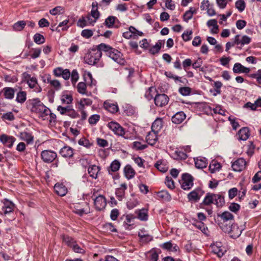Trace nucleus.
<instances>
[{
  "instance_id": "412c9836",
  "label": "nucleus",
  "mask_w": 261,
  "mask_h": 261,
  "mask_svg": "<svg viewBox=\"0 0 261 261\" xmlns=\"http://www.w3.org/2000/svg\"><path fill=\"white\" fill-rule=\"evenodd\" d=\"M97 6L98 4L97 2H93L92 4V9L90 13H89L96 21H97L100 16Z\"/></svg>"
},
{
  "instance_id": "a18cd8bd",
  "label": "nucleus",
  "mask_w": 261,
  "mask_h": 261,
  "mask_svg": "<svg viewBox=\"0 0 261 261\" xmlns=\"http://www.w3.org/2000/svg\"><path fill=\"white\" fill-rule=\"evenodd\" d=\"M27 99V93L24 91H19L16 96V100L19 103H23Z\"/></svg>"
},
{
  "instance_id": "f704fd0d",
  "label": "nucleus",
  "mask_w": 261,
  "mask_h": 261,
  "mask_svg": "<svg viewBox=\"0 0 261 261\" xmlns=\"http://www.w3.org/2000/svg\"><path fill=\"white\" fill-rule=\"evenodd\" d=\"M221 168V164L216 161H212L209 166V170L212 173L219 171Z\"/></svg>"
},
{
  "instance_id": "603ef678",
  "label": "nucleus",
  "mask_w": 261,
  "mask_h": 261,
  "mask_svg": "<svg viewBox=\"0 0 261 261\" xmlns=\"http://www.w3.org/2000/svg\"><path fill=\"white\" fill-rule=\"evenodd\" d=\"M31 103L32 105L31 110L32 112L35 111V109H37L40 105L43 104L42 102L38 98L33 99L31 100Z\"/></svg>"
},
{
  "instance_id": "3c124183",
  "label": "nucleus",
  "mask_w": 261,
  "mask_h": 261,
  "mask_svg": "<svg viewBox=\"0 0 261 261\" xmlns=\"http://www.w3.org/2000/svg\"><path fill=\"white\" fill-rule=\"evenodd\" d=\"M72 107L71 105H68L66 107H63L59 106L57 108V110L62 114V115H66L69 112L70 109Z\"/></svg>"
},
{
  "instance_id": "0e129e2a",
  "label": "nucleus",
  "mask_w": 261,
  "mask_h": 261,
  "mask_svg": "<svg viewBox=\"0 0 261 261\" xmlns=\"http://www.w3.org/2000/svg\"><path fill=\"white\" fill-rule=\"evenodd\" d=\"M71 80L73 85H74L79 79V73L76 70H72L71 74Z\"/></svg>"
},
{
  "instance_id": "5701e85b",
  "label": "nucleus",
  "mask_w": 261,
  "mask_h": 261,
  "mask_svg": "<svg viewBox=\"0 0 261 261\" xmlns=\"http://www.w3.org/2000/svg\"><path fill=\"white\" fill-rule=\"evenodd\" d=\"M137 218L141 221H147L148 220V210L145 208L138 210L136 211Z\"/></svg>"
},
{
  "instance_id": "6ab92c4d",
  "label": "nucleus",
  "mask_w": 261,
  "mask_h": 261,
  "mask_svg": "<svg viewBox=\"0 0 261 261\" xmlns=\"http://www.w3.org/2000/svg\"><path fill=\"white\" fill-rule=\"evenodd\" d=\"M186 117L183 112H178L172 117V121L175 124H180L185 119Z\"/></svg>"
},
{
  "instance_id": "e433bc0d",
  "label": "nucleus",
  "mask_w": 261,
  "mask_h": 261,
  "mask_svg": "<svg viewBox=\"0 0 261 261\" xmlns=\"http://www.w3.org/2000/svg\"><path fill=\"white\" fill-rule=\"evenodd\" d=\"M196 13V9L195 8L190 7L189 10L187 11L183 16L184 21L188 22L192 18L193 14Z\"/></svg>"
},
{
  "instance_id": "72a5a7b5",
  "label": "nucleus",
  "mask_w": 261,
  "mask_h": 261,
  "mask_svg": "<svg viewBox=\"0 0 261 261\" xmlns=\"http://www.w3.org/2000/svg\"><path fill=\"white\" fill-rule=\"evenodd\" d=\"M19 136L21 140L26 141L28 144L31 143L33 141V137L32 135L27 132H21Z\"/></svg>"
},
{
  "instance_id": "7ed1b4c3",
  "label": "nucleus",
  "mask_w": 261,
  "mask_h": 261,
  "mask_svg": "<svg viewBox=\"0 0 261 261\" xmlns=\"http://www.w3.org/2000/svg\"><path fill=\"white\" fill-rule=\"evenodd\" d=\"M108 128L111 129L115 135L124 137L125 132L124 129L117 122L111 121L107 124Z\"/></svg>"
},
{
  "instance_id": "774afa93",
  "label": "nucleus",
  "mask_w": 261,
  "mask_h": 261,
  "mask_svg": "<svg viewBox=\"0 0 261 261\" xmlns=\"http://www.w3.org/2000/svg\"><path fill=\"white\" fill-rule=\"evenodd\" d=\"M100 116L97 114L91 116L88 120L89 123L91 124H95L99 120Z\"/></svg>"
},
{
  "instance_id": "b1692460",
  "label": "nucleus",
  "mask_w": 261,
  "mask_h": 261,
  "mask_svg": "<svg viewBox=\"0 0 261 261\" xmlns=\"http://www.w3.org/2000/svg\"><path fill=\"white\" fill-rule=\"evenodd\" d=\"M105 108L111 113H115L118 112L119 109L116 103H113L110 102H105Z\"/></svg>"
},
{
  "instance_id": "dca6fc26",
  "label": "nucleus",
  "mask_w": 261,
  "mask_h": 261,
  "mask_svg": "<svg viewBox=\"0 0 261 261\" xmlns=\"http://www.w3.org/2000/svg\"><path fill=\"white\" fill-rule=\"evenodd\" d=\"M158 133L152 130L148 133L146 137V140L147 143L150 145L155 144L158 141Z\"/></svg>"
},
{
  "instance_id": "a19ab883",
  "label": "nucleus",
  "mask_w": 261,
  "mask_h": 261,
  "mask_svg": "<svg viewBox=\"0 0 261 261\" xmlns=\"http://www.w3.org/2000/svg\"><path fill=\"white\" fill-rule=\"evenodd\" d=\"M214 204L217 206H222L224 203V197L219 194H215Z\"/></svg>"
},
{
  "instance_id": "4468645a",
  "label": "nucleus",
  "mask_w": 261,
  "mask_h": 261,
  "mask_svg": "<svg viewBox=\"0 0 261 261\" xmlns=\"http://www.w3.org/2000/svg\"><path fill=\"white\" fill-rule=\"evenodd\" d=\"M61 100L63 104L70 105L72 102L73 97L72 94L69 91H64L61 96Z\"/></svg>"
},
{
  "instance_id": "cd10ccee",
  "label": "nucleus",
  "mask_w": 261,
  "mask_h": 261,
  "mask_svg": "<svg viewBox=\"0 0 261 261\" xmlns=\"http://www.w3.org/2000/svg\"><path fill=\"white\" fill-rule=\"evenodd\" d=\"M127 188L126 184H123L121 185V187L117 188L116 190L115 193L117 197L119 200H121L123 198L125 194V191Z\"/></svg>"
},
{
  "instance_id": "c756f323",
  "label": "nucleus",
  "mask_w": 261,
  "mask_h": 261,
  "mask_svg": "<svg viewBox=\"0 0 261 261\" xmlns=\"http://www.w3.org/2000/svg\"><path fill=\"white\" fill-rule=\"evenodd\" d=\"M155 167L162 172H166L169 168L166 162L164 161H158L155 164Z\"/></svg>"
},
{
  "instance_id": "864d4df0",
  "label": "nucleus",
  "mask_w": 261,
  "mask_h": 261,
  "mask_svg": "<svg viewBox=\"0 0 261 261\" xmlns=\"http://www.w3.org/2000/svg\"><path fill=\"white\" fill-rule=\"evenodd\" d=\"M132 147L136 150H142L145 149L147 145L144 143L142 144L141 142L135 141L133 143Z\"/></svg>"
},
{
  "instance_id": "20e7f679",
  "label": "nucleus",
  "mask_w": 261,
  "mask_h": 261,
  "mask_svg": "<svg viewBox=\"0 0 261 261\" xmlns=\"http://www.w3.org/2000/svg\"><path fill=\"white\" fill-rule=\"evenodd\" d=\"M181 188L185 190L190 189L193 185L192 177L188 173L183 174L180 181Z\"/></svg>"
},
{
  "instance_id": "5fc2aeb1",
  "label": "nucleus",
  "mask_w": 261,
  "mask_h": 261,
  "mask_svg": "<svg viewBox=\"0 0 261 261\" xmlns=\"http://www.w3.org/2000/svg\"><path fill=\"white\" fill-rule=\"evenodd\" d=\"M236 8L240 11L243 12L245 8V3L243 0H238L235 3Z\"/></svg>"
},
{
  "instance_id": "58836bf2",
  "label": "nucleus",
  "mask_w": 261,
  "mask_h": 261,
  "mask_svg": "<svg viewBox=\"0 0 261 261\" xmlns=\"http://www.w3.org/2000/svg\"><path fill=\"white\" fill-rule=\"evenodd\" d=\"M3 91L6 98L11 99L14 97L15 93L14 89L10 87H6L3 89Z\"/></svg>"
},
{
  "instance_id": "423d86ee",
  "label": "nucleus",
  "mask_w": 261,
  "mask_h": 261,
  "mask_svg": "<svg viewBox=\"0 0 261 261\" xmlns=\"http://www.w3.org/2000/svg\"><path fill=\"white\" fill-rule=\"evenodd\" d=\"M223 229L225 232L230 233L231 237L233 238L239 237L242 232V230L239 229L236 224H232L228 227H223Z\"/></svg>"
},
{
  "instance_id": "aec40b11",
  "label": "nucleus",
  "mask_w": 261,
  "mask_h": 261,
  "mask_svg": "<svg viewBox=\"0 0 261 261\" xmlns=\"http://www.w3.org/2000/svg\"><path fill=\"white\" fill-rule=\"evenodd\" d=\"M195 167L197 168H205L207 165V161L205 158L199 157L194 159Z\"/></svg>"
},
{
  "instance_id": "7c9ffc66",
  "label": "nucleus",
  "mask_w": 261,
  "mask_h": 261,
  "mask_svg": "<svg viewBox=\"0 0 261 261\" xmlns=\"http://www.w3.org/2000/svg\"><path fill=\"white\" fill-rule=\"evenodd\" d=\"M162 127V120L161 119H156L152 123L151 130L159 133Z\"/></svg>"
},
{
  "instance_id": "c03bdc74",
  "label": "nucleus",
  "mask_w": 261,
  "mask_h": 261,
  "mask_svg": "<svg viewBox=\"0 0 261 261\" xmlns=\"http://www.w3.org/2000/svg\"><path fill=\"white\" fill-rule=\"evenodd\" d=\"M120 163L118 160H115L113 161L110 165L109 167L110 170H109V172L110 171L112 172H116L119 170L120 167Z\"/></svg>"
},
{
  "instance_id": "2f4dec72",
  "label": "nucleus",
  "mask_w": 261,
  "mask_h": 261,
  "mask_svg": "<svg viewBox=\"0 0 261 261\" xmlns=\"http://www.w3.org/2000/svg\"><path fill=\"white\" fill-rule=\"evenodd\" d=\"M249 130L247 127L241 129L238 133V139L240 140L245 141L249 137Z\"/></svg>"
},
{
  "instance_id": "8fccbe9b",
  "label": "nucleus",
  "mask_w": 261,
  "mask_h": 261,
  "mask_svg": "<svg viewBox=\"0 0 261 261\" xmlns=\"http://www.w3.org/2000/svg\"><path fill=\"white\" fill-rule=\"evenodd\" d=\"M214 194L208 193L203 200V203L205 205L214 204Z\"/></svg>"
},
{
  "instance_id": "6e6d98bb",
  "label": "nucleus",
  "mask_w": 261,
  "mask_h": 261,
  "mask_svg": "<svg viewBox=\"0 0 261 261\" xmlns=\"http://www.w3.org/2000/svg\"><path fill=\"white\" fill-rule=\"evenodd\" d=\"M221 218L224 221V222L231 220L233 218V216L231 213L229 212H225L221 215Z\"/></svg>"
},
{
  "instance_id": "e2e57ef3",
  "label": "nucleus",
  "mask_w": 261,
  "mask_h": 261,
  "mask_svg": "<svg viewBox=\"0 0 261 261\" xmlns=\"http://www.w3.org/2000/svg\"><path fill=\"white\" fill-rule=\"evenodd\" d=\"M178 92L183 96H188L191 93V90L189 87H183L179 88Z\"/></svg>"
},
{
  "instance_id": "c9c22d12",
  "label": "nucleus",
  "mask_w": 261,
  "mask_h": 261,
  "mask_svg": "<svg viewBox=\"0 0 261 261\" xmlns=\"http://www.w3.org/2000/svg\"><path fill=\"white\" fill-rule=\"evenodd\" d=\"M47 83L49 84L50 85L55 89V90L58 91L61 89L62 85L60 82L57 80H51L50 78L47 79Z\"/></svg>"
},
{
  "instance_id": "f257e3e1",
  "label": "nucleus",
  "mask_w": 261,
  "mask_h": 261,
  "mask_svg": "<svg viewBox=\"0 0 261 261\" xmlns=\"http://www.w3.org/2000/svg\"><path fill=\"white\" fill-rule=\"evenodd\" d=\"M109 45L101 43L95 47L92 48L85 56L84 59L86 63L93 65L97 63L102 56V51L107 50Z\"/></svg>"
},
{
  "instance_id": "338daca9",
  "label": "nucleus",
  "mask_w": 261,
  "mask_h": 261,
  "mask_svg": "<svg viewBox=\"0 0 261 261\" xmlns=\"http://www.w3.org/2000/svg\"><path fill=\"white\" fill-rule=\"evenodd\" d=\"M134 219V217L132 215H127L126 216L125 220L124 222L126 228H128L131 225V223L133 221Z\"/></svg>"
},
{
  "instance_id": "bf43d9fd",
  "label": "nucleus",
  "mask_w": 261,
  "mask_h": 261,
  "mask_svg": "<svg viewBox=\"0 0 261 261\" xmlns=\"http://www.w3.org/2000/svg\"><path fill=\"white\" fill-rule=\"evenodd\" d=\"M68 22H69V20H67V19L63 21L62 22H60L57 28V30H58V31H60V30L59 29L60 28H62V31L67 30L69 27V26L68 25Z\"/></svg>"
},
{
  "instance_id": "ddd939ff",
  "label": "nucleus",
  "mask_w": 261,
  "mask_h": 261,
  "mask_svg": "<svg viewBox=\"0 0 261 261\" xmlns=\"http://www.w3.org/2000/svg\"><path fill=\"white\" fill-rule=\"evenodd\" d=\"M14 208V204L12 202L6 199L4 200L2 211L4 214L6 215L12 212Z\"/></svg>"
},
{
  "instance_id": "a878e982",
  "label": "nucleus",
  "mask_w": 261,
  "mask_h": 261,
  "mask_svg": "<svg viewBox=\"0 0 261 261\" xmlns=\"http://www.w3.org/2000/svg\"><path fill=\"white\" fill-rule=\"evenodd\" d=\"M207 25L208 27H212L211 32L212 34H217L218 33L219 26L217 24V21L216 19H211L207 22Z\"/></svg>"
},
{
  "instance_id": "09e8293b",
  "label": "nucleus",
  "mask_w": 261,
  "mask_h": 261,
  "mask_svg": "<svg viewBox=\"0 0 261 261\" xmlns=\"http://www.w3.org/2000/svg\"><path fill=\"white\" fill-rule=\"evenodd\" d=\"M64 12V9L61 6H57L49 11V13L53 15H59L63 13Z\"/></svg>"
},
{
  "instance_id": "f8f14e48",
  "label": "nucleus",
  "mask_w": 261,
  "mask_h": 261,
  "mask_svg": "<svg viewBox=\"0 0 261 261\" xmlns=\"http://www.w3.org/2000/svg\"><path fill=\"white\" fill-rule=\"evenodd\" d=\"M233 72L234 73L240 74V73H248L250 70L249 68L246 67L242 65L240 63H236L234 64L233 68Z\"/></svg>"
},
{
  "instance_id": "4d7b16f0",
  "label": "nucleus",
  "mask_w": 261,
  "mask_h": 261,
  "mask_svg": "<svg viewBox=\"0 0 261 261\" xmlns=\"http://www.w3.org/2000/svg\"><path fill=\"white\" fill-rule=\"evenodd\" d=\"M34 40L36 43L41 44L44 42L45 39L42 35L40 34H36L34 36Z\"/></svg>"
},
{
  "instance_id": "473e14b6",
  "label": "nucleus",
  "mask_w": 261,
  "mask_h": 261,
  "mask_svg": "<svg viewBox=\"0 0 261 261\" xmlns=\"http://www.w3.org/2000/svg\"><path fill=\"white\" fill-rule=\"evenodd\" d=\"M157 198L164 201H169L171 199V197L167 191H161L156 193Z\"/></svg>"
},
{
  "instance_id": "79ce46f5",
  "label": "nucleus",
  "mask_w": 261,
  "mask_h": 261,
  "mask_svg": "<svg viewBox=\"0 0 261 261\" xmlns=\"http://www.w3.org/2000/svg\"><path fill=\"white\" fill-rule=\"evenodd\" d=\"M173 157L176 160H185L187 158V155L186 153L182 150H177L175 151Z\"/></svg>"
},
{
  "instance_id": "1a4fd4ad",
  "label": "nucleus",
  "mask_w": 261,
  "mask_h": 261,
  "mask_svg": "<svg viewBox=\"0 0 261 261\" xmlns=\"http://www.w3.org/2000/svg\"><path fill=\"white\" fill-rule=\"evenodd\" d=\"M94 203L95 208L99 211L103 210L107 204L106 199L102 195H99L94 199Z\"/></svg>"
},
{
  "instance_id": "2eb2a0df",
  "label": "nucleus",
  "mask_w": 261,
  "mask_h": 261,
  "mask_svg": "<svg viewBox=\"0 0 261 261\" xmlns=\"http://www.w3.org/2000/svg\"><path fill=\"white\" fill-rule=\"evenodd\" d=\"M202 193L200 189H196L191 192L188 195V198L189 201H197L201 197Z\"/></svg>"
},
{
  "instance_id": "bb28decb",
  "label": "nucleus",
  "mask_w": 261,
  "mask_h": 261,
  "mask_svg": "<svg viewBox=\"0 0 261 261\" xmlns=\"http://www.w3.org/2000/svg\"><path fill=\"white\" fill-rule=\"evenodd\" d=\"M99 168L96 165H91L88 169V173L93 178L96 179L99 171Z\"/></svg>"
},
{
  "instance_id": "393cba45",
  "label": "nucleus",
  "mask_w": 261,
  "mask_h": 261,
  "mask_svg": "<svg viewBox=\"0 0 261 261\" xmlns=\"http://www.w3.org/2000/svg\"><path fill=\"white\" fill-rule=\"evenodd\" d=\"M124 173L126 178H133L135 175V171L131 166L127 165L124 168Z\"/></svg>"
},
{
  "instance_id": "49530a36",
  "label": "nucleus",
  "mask_w": 261,
  "mask_h": 261,
  "mask_svg": "<svg viewBox=\"0 0 261 261\" xmlns=\"http://www.w3.org/2000/svg\"><path fill=\"white\" fill-rule=\"evenodd\" d=\"M87 22V19L85 16H82L77 21V25L79 27L83 28L85 27L90 25Z\"/></svg>"
},
{
  "instance_id": "a211bd4d",
  "label": "nucleus",
  "mask_w": 261,
  "mask_h": 261,
  "mask_svg": "<svg viewBox=\"0 0 261 261\" xmlns=\"http://www.w3.org/2000/svg\"><path fill=\"white\" fill-rule=\"evenodd\" d=\"M56 193L60 196H65L67 193V189L62 183H57L54 186Z\"/></svg>"
},
{
  "instance_id": "f03ea898",
  "label": "nucleus",
  "mask_w": 261,
  "mask_h": 261,
  "mask_svg": "<svg viewBox=\"0 0 261 261\" xmlns=\"http://www.w3.org/2000/svg\"><path fill=\"white\" fill-rule=\"evenodd\" d=\"M107 53V55L113 61L120 65H123L125 64V60L123 57V55L118 50L112 48L109 46V48L107 50H103Z\"/></svg>"
},
{
  "instance_id": "de8ad7c7",
  "label": "nucleus",
  "mask_w": 261,
  "mask_h": 261,
  "mask_svg": "<svg viewBox=\"0 0 261 261\" xmlns=\"http://www.w3.org/2000/svg\"><path fill=\"white\" fill-rule=\"evenodd\" d=\"M26 24L27 23L23 20L18 21L13 25V29L16 31H21Z\"/></svg>"
},
{
  "instance_id": "4c0bfd02",
  "label": "nucleus",
  "mask_w": 261,
  "mask_h": 261,
  "mask_svg": "<svg viewBox=\"0 0 261 261\" xmlns=\"http://www.w3.org/2000/svg\"><path fill=\"white\" fill-rule=\"evenodd\" d=\"M129 30L131 32L133 39H138L139 37L143 36L144 35L142 32L138 30L133 26H130Z\"/></svg>"
},
{
  "instance_id": "f3484780",
  "label": "nucleus",
  "mask_w": 261,
  "mask_h": 261,
  "mask_svg": "<svg viewBox=\"0 0 261 261\" xmlns=\"http://www.w3.org/2000/svg\"><path fill=\"white\" fill-rule=\"evenodd\" d=\"M60 153L64 158H71L74 154L73 149L69 146H65L60 149Z\"/></svg>"
},
{
  "instance_id": "052dcab7",
  "label": "nucleus",
  "mask_w": 261,
  "mask_h": 261,
  "mask_svg": "<svg viewBox=\"0 0 261 261\" xmlns=\"http://www.w3.org/2000/svg\"><path fill=\"white\" fill-rule=\"evenodd\" d=\"M50 112V110L48 108L46 107L39 115L43 120H48Z\"/></svg>"
},
{
  "instance_id": "6e6552de",
  "label": "nucleus",
  "mask_w": 261,
  "mask_h": 261,
  "mask_svg": "<svg viewBox=\"0 0 261 261\" xmlns=\"http://www.w3.org/2000/svg\"><path fill=\"white\" fill-rule=\"evenodd\" d=\"M246 166V161L243 158H240L234 162L231 165L233 171L240 172L245 169Z\"/></svg>"
},
{
  "instance_id": "ea45409f",
  "label": "nucleus",
  "mask_w": 261,
  "mask_h": 261,
  "mask_svg": "<svg viewBox=\"0 0 261 261\" xmlns=\"http://www.w3.org/2000/svg\"><path fill=\"white\" fill-rule=\"evenodd\" d=\"M116 21H118V19L116 17L110 16L106 19L105 24L108 28H111L113 27Z\"/></svg>"
},
{
  "instance_id": "9d476101",
  "label": "nucleus",
  "mask_w": 261,
  "mask_h": 261,
  "mask_svg": "<svg viewBox=\"0 0 261 261\" xmlns=\"http://www.w3.org/2000/svg\"><path fill=\"white\" fill-rule=\"evenodd\" d=\"M0 141L7 147L11 148L15 141V138L7 135H2L0 136Z\"/></svg>"
},
{
  "instance_id": "37998d69",
  "label": "nucleus",
  "mask_w": 261,
  "mask_h": 261,
  "mask_svg": "<svg viewBox=\"0 0 261 261\" xmlns=\"http://www.w3.org/2000/svg\"><path fill=\"white\" fill-rule=\"evenodd\" d=\"M138 236L141 241L143 243L148 242L152 240V236L145 233L143 231L139 232Z\"/></svg>"
},
{
  "instance_id": "13d9d810",
  "label": "nucleus",
  "mask_w": 261,
  "mask_h": 261,
  "mask_svg": "<svg viewBox=\"0 0 261 261\" xmlns=\"http://www.w3.org/2000/svg\"><path fill=\"white\" fill-rule=\"evenodd\" d=\"M63 240L65 243L70 247H72L73 244L75 242L73 239L68 236H63Z\"/></svg>"
},
{
  "instance_id": "69168bd1",
  "label": "nucleus",
  "mask_w": 261,
  "mask_h": 261,
  "mask_svg": "<svg viewBox=\"0 0 261 261\" xmlns=\"http://www.w3.org/2000/svg\"><path fill=\"white\" fill-rule=\"evenodd\" d=\"M161 48V43L158 42L155 44V45L152 46L149 50L150 53L151 54H155L160 51V49Z\"/></svg>"
},
{
  "instance_id": "4be33fe9",
  "label": "nucleus",
  "mask_w": 261,
  "mask_h": 261,
  "mask_svg": "<svg viewBox=\"0 0 261 261\" xmlns=\"http://www.w3.org/2000/svg\"><path fill=\"white\" fill-rule=\"evenodd\" d=\"M29 87L31 89H34V91L36 92H40L41 91V88L37 84V80L36 77H32L27 83Z\"/></svg>"
},
{
  "instance_id": "c85d7f7f",
  "label": "nucleus",
  "mask_w": 261,
  "mask_h": 261,
  "mask_svg": "<svg viewBox=\"0 0 261 261\" xmlns=\"http://www.w3.org/2000/svg\"><path fill=\"white\" fill-rule=\"evenodd\" d=\"M92 100L89 98H82L78 102L77 108L83 111L85 106H90L92 104Z\"/></svg>"
},
{
  "instance_id": "0eeeda50",
  "label": "nucleus",
  "mask_w": 261,
  "mask_h": 261,
  "mask_svg": "<svg viewBox=\"0 0 261 261\" xmlns=\"http://www.w3.org/2000/svg\"><path fill=\"white\" fill-rule=\"evenodd\" d=\"M211 248L212 252L217 254L219 257H222L226 251L221 242H216L211 245Z\"/></svg>"
},
{
  "instance_id": "680f3d73",
  "label": "nucleus",
  "mask_w": 261,
  "mask_h": 261,
  "mask_svg": "<svg viewBox=\"0 0 261 261\" xmlns=\"http://www.w3.org/2000/svg\"><path fill=\"white\" fill-rule=\"evenodd\" d=\"M77 91L82 94H86V85L84 82H80L77 86Z\"/></svg>"
},
{
  "instance_id": "9b49d317",
  "label": "nucleus",
  "mask_w": 261,
  "mask_h": 261,
  "mask_svg": "<svg viewBox=\"0 0 261 261\" xmlns=\"http://www.w3.org/2000/svg\"><path fill=\"white\" fill-rule=\"evenodd\" d=\"M168 97L165 94H158L154 98V102L157 106L163 107L168 103Z\"/></svg>"
},
{
  "instance_id": "39448f33",
  "label": "nucleus",
  "mask_w": 261,
  "mask_h": 261,
  "mask_svg": "<svg viewBox=\"0 0 261 261\" xmlns=\"http://www.w3.org/2000/svg\"><path fill=\"white\" fill-rule=\"evenodd\" d=\"M42 160L45 163H49L53 162L57 156L55 151L45 150L42 151L41 153Z\"/></svg>"
}]
</instances>
